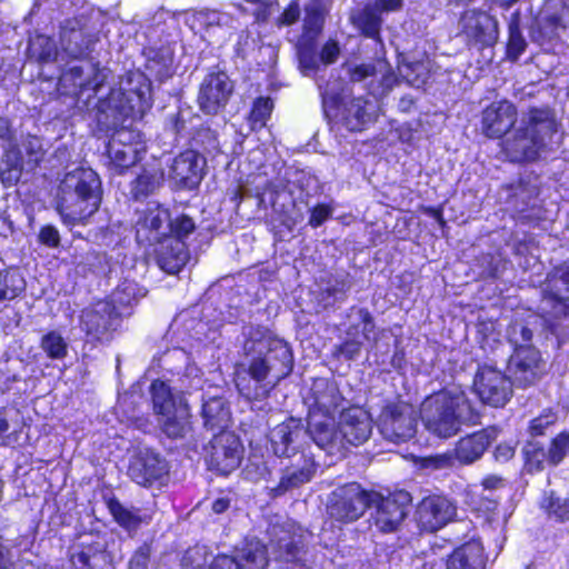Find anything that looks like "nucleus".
I'll return each mask as SVG.
<instances>
[{
	"mask_svg": "<svg viewBox=\"0 0 569 569\" xmlns=\"http://www.w3.org/2000/svg\"><path fill=\"white\" fill-rule=\"evenodd\" d=\"M243 345L244 359L238 366L236 386L249 400L266 398L293 368L291 349L262 326H250Z\"/></svg>",
	"mask_w": 569,
	"mask_h": 569,
	"instance_id": "obj_1",
	"label": "nucleus"
},
{
	"mask_svg": "<svg viewBox=\"0 0 569 569\" xmlns=\"http://www.w3.org/2000/svg\"><path fill=\"white\" fill-rule=\"evenodd\" d=\"M102 200V184L91 168L77 167L64 173L58 186L56 209L64 224H84Z\"/></svg>",
	"mask_w": 569,
	"mask_h": 569,
	"instance_id": "obj_2",
	"label": "nucleus"
},
{
	"mask_svg": "<svg viewBox=\"0 0 569 569\" xmlns=\"http://www.w3.org/2000/svg\"><path fill=\"white\" fill-rule=\"evenodd\" d=\"M558 123L549 107H532L522 116L517 127L502 142V150L511 162L538 159L541 152L558 143Z\"/></svg>",
	"mask_w": 569,
	"mask_h": 569,
	"instance_id": "obj_3",
	"label": "nucleus"
},
{
	"mask_svg": "<svg viewBox=\"0 0 569 569\" xmlns=\"http://www.w3.org/2000/svg\"><path fill=\"white\" fill-rule=\"evenodd\" d=\"M425 428L439 438H450L458 433L462 425H473L479 416L465 395L440 392L427 398L420 410Z\"/></svg>",
	"mask_w": 569,
	"mask_h": 569,
	"instance_id": "obj_4",
	"label": "nucleus"
},
{
	"mask_svg": "<svg viewBox=\"0 0 569 569\" xmlns=\"http://www.w3.org/2000/svg\"><path fill=\"white\" fill-rule=\"evenodd\" d=\"M0 148L4 150L0 180L4 187L16 186L23 172L33 171L44 156L42 142L37 137H29L22 148L14 143V137L8 121L2 120L0 128Z\"/></svg>",
	"mask_w": 569,
	"mask_h": 569,
	"instance_id": "obj_5",
	"label": "nucleus"
},
{
	"mask_svg": "<svg viewBox=\"0 0 569 569\" xmlns=\"http://www.w3.org/2000/svg\"><path fill=\"white\" fill-rule=\"evenodd\" d=\"M377 500H379V493L366 491L358 483L352 482L332 492L328 512L337 521L352 522Z\"/></svg>",
	"mask_w": 569,
	"mask_h": 569,
	"instance_id": "obj_6",
	"label": "nucleus"
},
{
	"mask_svg": "<svg viewBox=\"0 0 569 569\" xmlns=\"http://www.w3.org/2000/svg\"><path fill=\"white\" fill-rule=\"evenodd\" d=\"M122 311L107 300H100L82 310L81 329L91 340L108 342L121 323Z\"/></svg>",
	"mask_w": 569,
	"mask_h": 569,
	"instance_id": "obj_7",
	"label": "nucleus"
},
{
	"mask_svg": "<svg viewBox=\"0 0 569 569\" xmlns=\"http://www.w3.org/2000/svg\"><path fill=\"white\" fill-rule=\"evenodd\" d=\"M146 150L140 132L122 127L112 134L108 143L107 152L111 169L121 174L140 161Z\"/></svg>",
	"mask_w": 569,
	"mask_h": 569,
	"instance_id": "obj_8",
	"label": "nucleus"
},
{
	"mask_svg": "<svg viewBox=\"0 0 569 569\" xmlns=\"http://www.w3.org/2000/svg\"><path fill=\"white\" fill-rule=\"evenodd\" d=\"M418 413L406 402L391 403L379 416L378 427L389 441L401 442L411 439L417 430Z\"/></svg>",
	"mask_w": 569,
	"mask_h": 569,
	"instance_id": "obj_9",
	"label": "nucleus"
},
{
	"mask_svg": "<svg viewBox=\"0 0 569 569\" xmlns=\"http://www.w3.org/2000/svg\"><path fill=\"white\" fill-rule=\"evenodd\" d=\"M206 461L211 470L229 475L242 459L243 447L231 431L218 432L206 447Z\"/></svg>",
	"mask_w": 569,
	"mask_h": 569,
	"instance_id": "obj_10",
	"label": "nucleus"
},
{
	"mask_svg": "<svg viewBox=\"0 0 569 569\" xmlns=\"http://www.w3.org/2000/svg\"><path fill=\"white\" fill-rule=\"evenodd\" d=\"M507 372L516 387L527 388L545 376L546 361L536 348H518L509 357Z\"/></svg>",
	"mask_w": 569,
	"mask_h": 569,
	"instance_id": "obj_11",
	"label": "nucleus"
},
{
	"mask_svg": "<svg viewBox=\"0 0 569 569\" xmlns=\"http://www.w3.org/2000/svg\"><path fill=\"white\" fill-rule=\"evenodd\" d=\"M512 386L509 376L490 366L479 368L473 380L475 391L481 401L496 408L510 400Z\"/></svg>",
	"mask_w": 569,
	"mask_h": 569,
	"instance_id": "obj_12",
	"label": "nucleus"
},
{
	"mask_svg": "<svg viewBox=\"0 0 569 569\" xmlns=\"http://www.w3.org/2000/svg\"><path fill=\"white\" fill-rule=\"evenodd\" d=\"M402 0H370L362 8L351 11V24L365 37L379 43L381 40V27L383 23L382 13L400 10Z\"/></svg>",
	"mask_w": 569,
	"mask_h": 569,
	"instance_id": "obj_13",
	"label": "nucleus"
},
{
	"mask_svg": "<svg viewBox=\"0 0 569 569\" xmlns=\"http://www.w3.org/2000/svg\"><path fill=\"white\" fill-rule=\"evenodd\" d=\"M97 37L83 17L66 19L60 28V47L71 59H84L93 50Z\"/></svg>",
	"mask_w": 569,
	"mask_h": 569,
	"instance_id": "obj_14",
	"label": "nucleus"
},
{
	"mask_svg": "<svg viewBox=\"0 0 569 569\" xmlns=\"http://www.w3.org/2000/svg\"><path fill=\"white\" fill-rule=\"evenodd\" d=\"M232 93L233 82L226 72H210L199 88V108L207 114H217L226 108Z\"/></svg>",
	"mask_w": 569,
	"mask_h": 569,
	"instance_id": "obj_15",
	"label": "nucleus"
},
{
	"mask_svg": "<svg viewBox=\"0 0 569 569\" xmlns=\"http://www.w3.org/2000/svg\"><path fill=\"white\" fill-rule=\"evenodd\" d=\"M309 436L312 441L329 455L343 457L346 446L340 425L336 426L335 418L318 415L316 411H309L306 437Z\"/></svg>",
	"mask_w": 569,
	"mask_h": 569,
	"instance_id": "obj_16",
	"label": "nucleus"
},
{
	"mask_svg": "<svg viewBox=\"0 0 569 569\" xmlns=\"http://www.w3.org/2000/svg\"><path fill=\"white\" fill-rule=\"evenodd\" d=\"M416 516L422 530L436 532L456 518L457 506L445 496H428L419 502Z\"/></svg>",
	"mask_w": 569,
	"mask_h": 569,
	"instance_id": "obj_17",
	"label": "nucleus"
},
{
	"mask_svg": "<svg viewBox=\"0 0 569 569\" xmlns=\"http://www.w3.org/2000/svg\"><path fill=\"white\" fill-rule=\"evenodd\" d=\"M168 473L167 461L160 453L142 448L131 458L128 475L140 486L149 487Z\"/></svg>",
	"mask_w": 569,
	"mask_h": 569,
	"instance_id": "obj_18",
	"label": "nucleus"
},
{
	"mask_svg": "<svg viewBox=\"0 0 569 569\" xmlns=\"http://www.w3.org/2000/svg\"><path fill=\"white\" fill-rule=\"evenodd\" d=\"M459 28L469 41L481 46H492L498 39L497 20L481 10L465 11L460 17Z\"/></svg>",
	"mask_w": 569,
	"mask_h": 569,
	"instance_id": "obj_19",
	"label": "nucleus"
},
{
	"mask_svg": "<svg viewBox=\"0 0 569 569\" xmlns=\"http://www.w3.org/2000/svg\"><path fill=\"white\" fill-rule=\"evenodd\" d=\"M136 238L150 246L163 241L170 229V213L160 206H150L139 213L136 222Z\"/></svg>",
	"mask_w": 569,
	"mask_h": 569,
	"instance_id": "obj_20",
	"label": "nucleus"
},
{
	"mask_svg": "<svg viewBox=\"0 0 569 569\" xmlns=\"http://www.w3.org/2000/svg\"><path fill=\"white\" fill-rule=\"evenodd\" d=\"M113 561L106 536L87 535L81 550L71 556L72 569H106Z\"/></svg>",
	"mask_w": 569,
	"mask_h": 569,
	"instance_id": "obj_21",
	"label": "nucleus"
},
{
	"mask_svg": "<svg viewBox=\"0 0 569 569\" xmlns=\"http://www.w3.org/2000/svg\"><path fill=\"white\" fill-rule=\"evenodd\" d=\"M306 438V427L301 419L293 417L273 427L269 432L270 447L277 457L296 455Z\"/></svg>",
	"mask_w": 569,
	"mask_h": 569,
	"instance_id": "obj_22",
	"label": "nucleus"
},
{
	"mask_svg": "<svg viewBox=\"0 0 569 569\" xmlns=\"http://www.w3.org/2000/svg\"><path fill=\"white\" fill-rule=\"evenodd\" d=\"M350 311L356 316L357 322L351 323L347 329L349 338L345 342L336 345L332 350L333 357L346 360H355L361 351L362 342L356 339V336L361 332L362 337L369 340L375 329L373 317L368 309L353 307Z\"/></svg>",
	"mask_w": 569,
	"mask_h": 569,
	"instance_id": "obj_23",
	"label": "nucleus"
},
{
	"mask_svg": "<svg viewBox=\"0 0 569 569\" xmlns=\"http://www.w3.org/2000/svg\"><path fill=\"white\" fill-rule=\"evenodd\" d=\"M410 497L407 492H399L395 497L382 498L372 502L377 507L375 523L382 532H392L398 529L408 513Z\"/></svg>",
	"mask_w": 569,
	"mask_h": 569,
	"instance_id": "obj_24",
	"label": "nucleus"
},
{
	"mask_svg": "<svg viewBox=\"0 0 569 569\" xmlns=\"http://www.w3.org/2000/svg\"><path fill=\"white\" fill-rule=\"evenodd\" d=\"M517 117L513 103L507 100L492 102L482 112V132L488 138H501L515 126Z\"/></svg>",
	"mask_w": 569,
	"mask_h": 569,
	"instance_id": "obj_25",
	"label": "nucleus"
},
{
	"mask_svg": "<svg viewBox=\"0 0 569 569\" xmlns=\"http://www.w3.org/2000/svg\"><path fill=\"white\" fill-rule=\"evenodd\" d=\"M545 305H552L553 315H567L569 311V260L549 274L545 287Z\"/></svg>",
	"mask_w": 569,
	"mask_h": 569,
	"instance_id": "obj_26",
	"label": "nucleus"
},
{
	"mask_svg": "<svg viewBox=\"0 0 569 569\" xmlns=\"http://www.w3.org/2000/svg\"><path fill=\"white\" fill-rule=\"evenodd\" d=\"M340 428L343 436L346 450L348 445L359 446L367 441L372 431V421L363 409L352 407L342 410L340 416Z\"/></svg>",
	"mask_w": 569,
	"mask_h": 569,
	"instance_id": "obj_27",
	"label": "nucleus"
},
{
	"mask_svg": "<svg viewBox=\"0 0 569 569\" xmlns=\"http://www.w3.org/2000/svg\"><path fill=\"white\" fill-rule=\"evenodd\" d=\"M317 465L312 457L300 456L296 462L284 467L278 485L270 490L273 497H279L288 491L308 483L313 478Z\"/></svg>",
	"mask_w": 569,
	"mask_h": 569,
	"instance_id": "obj_28",
	"label": "nucleus"
},
{
	"mask_svg": "<svg viewBox=\"0 0 569 569\" xmlns=\"http://www.w3.org/2000/svg\"><path fill=\"white\" fill-rule=\"evenodd\" d=\"M202 160L192 151L187 150L174 158L169 178L177 187L192 190L202 178Z\"/></svg>",
	"mask_w": 569,
	"mask_h": 569,
	"instance_id": "obj_29",
	"label": "nucleus"
},
{
	"mask_svg": "<svg viewBox=\"0 0 569 569\" xmlns=\"http://www.w3.org/2000/svg\"><path fill=\"white\" fill-rule=\"evenodd\" d=\"M377 118L376 102L363 97L351 98L342 103L341 120L349 131H362Z\"/></svg>",
	"mask_w": 569,
	"mask_h": 569,
	"instance_id": "obj_30",
	"label": "nucleus"
},
{
	"mask_svg": "<svg viewBox=\"0 0 569 569\" xmlns=\"http://www.w3.org/2000/svg\"><path fill=\"white\" fill-rule=\"evenodd\" d=\"M313 402L309 411H316L321 416L333 417L345 401L336 382L328 379H317L312 386Z\"/></svg>",
	"mask_w": 569,
	"mask_h": 569,
	"instance_id": "obj_31",
	"label": "nucleus"
},
{
	"mask_svg": "<svg viewBox=\"0 0 569 569\" xmlns=\"http://www.w3.org/2000/svg\"><path fill=\"white\" fill-rule=\"evenodd\" d=\"M156 249L157 263L167 273H178L189 260L186 243L179 238L167 237Z\"/></svg>",
	"mask_w": 569,
	"mask_h": 569,
	"instance_id": "obj_32",
	"label": "nucleus"
},
{
	"mask_svg": "<svg viewBox=\"0 0 569 569\" xmlns=\"http://www.w3.org/2000/svg\"><path fill=\"white\" fill-rule=\"evenodd\" d=\"M496 437V429L487 428L461 438L455 449L456 458L462 463H472L483 455Z\"/></svg>",
	"mask_w": 569,
	"mask_h": 569,
	"instance_id": "obj_33",
	"label": "nucleus"
},
{
	"mask_svg": "<svg viewBox=\"0 0 569 569\" xmlns=\"http://www.w3.org/2000/svg\"><path fill=\"white\" fill-rule=\"evenodd\" d=\"M201 418L203 427L210 431H227L231 419L230 408L224 398L208 396L202 398Z\"/></svg>",
	"mask_w": 569,
	"mask_h": 569,
	"instance_id": "obj_34",
	"label": "nucleus"
},
{
	"mask_svg": "<svg viewBox=\"0 0 569 569\" xmlns=\"http://www.w3.org/2000/svg\"><path fill=\"white\" fill-rule=\"evenodd\" d=\"M290 528V525L287 528L286 525L276 523L269 530L270 548L276 560L290 562L299 557L300 547Z\"/></svg>",
	"mask_w": 569,
	"mask_h": 569,
	"instance_id": "obj_35",
	"label": "nucleus"
},
{
	"mask_svg": "<svg viewBox=\"0 0 569 569\" xmlns=\"http://www.w3.org/2000/svg\"><path fill=\"white\" fill-rule=\"evenodd\" d=\"M487 558L482 545L471 540L456 548L447 560L448 569H485Z\"/></svg>",
	"mask_w": 569,
	"mask_h": 569,
	"instance_id": "obj_36",
	"label": "nucleus"
},
{
	"mask_svg": "<svg viewBox=\"0 0 569 569\" xmlns=\"http://www.w3.org/2000/svg\"><path fill=\"white\" fill-rule=\"evenodd\" d=\"M132 110L133 107L130 104L126 93L120 89H112L107 99L100 102L99 111L101 116L99 121H103L102 116H104L106 121L109 118L111 119L107 123L108 126L117 127L123 123Z\"/></svg>",
	"mask_w": 569,
	"mask_h": 569,
	"instance_id": "obj_37",
	"label": "nucleus"
},
{
	"mask_svg": "<svg viewBox=\"0 0 569 569\" xmlns=\"http://www.w3.org/2000/svg\"><path fill=\"white\" fill-rule=\"evenodd\" d=\"M108 509L114 521L129 533L136 532L142 523H149L151 517L139 508L126 506L118 499H109Z\"/></svg>",
	"mask_w": 569,
	"mask_h": 569,
	"instance_id": "obj_38",
	"label": "nucleus"
},
{
	"mask_svg": "<svg viewBox=\"0 0 569 569\" xmlns=\"http://www.w3.org/2000/svg\"><path fill=\"white\" fill-rule=\"evenodd\" d=\"M302 32L299 38L317 40L325 26L328 7L325 0H309L303 8Z\"/></svg>",
	"mask_w": 569,
	"mask_h": 569,
	"instance_id": "obj_39",
	"label": "nucleus"
},
{
	"mask_svg": "<svg viewBox=\"0 0 569 569\" xmlns=\"http://www.w3.org/2000/svg\"><path fill=\"white\" fill-rule=\"evenodd\" d=\"M243 569H267V547L258 539H248L236 549L233 556Z\"/></svg>",
	"mask_w": 569,
	"mask_h": 569,
	"instance_id": "obj_40",
	"label": "nucleus"
},
{
	"mask_svg": "<svg viewBox=\"0 0 569 569\" xmlns=\"http://www.w3.org/2000/svg\"><path fill=\"white\" fill-rule=\"evenodd\" d=\"M153 410L158 416L169 415L180 405H188L182 393H172L170 387L160 380H156L150 387Z\"/></svg>",
	"mask_w": 569,
	"mask_h": 569,
	"instance_id": "obj_41",
	"label": "nucleus"
},
{
	"mask_svg": "<svg viewBox=\"0 0 569 569\" xmlns=\"http://www.w3.org/2000/svg\"><path fill=\"white\" fill-rule=\"evenodd\" d=\"M159 423L162 431L172 439L183 438L190 431V409L188 405H180L169 415L160 416Z\"/></svg>",
	"mask_w": 569,
	"mask_h": 569,
	"instance_id": "obj_42",
	"label": "nucleus"
},
{
	"mask_svg": "<svg viewBox=\"0 0 569 569\" xmlns=\"http://www.w3.org/2000/svg\"><path fill=\"white\" fill-rule=\"evenodd\" d=\"M146 54V69L151 76L163 81L172 74L173 52L170 48H149Z\"/></svg>",
	"mask_w": 569,
	"mask_h": 569,
	"instance_id": "obj_43",
	"label": "nucleus"
},
{
	"mask_svg": "<svg viewBox=\"0 0 569 569\" xmlns=\"http://www.w3.org/2000/svg\"><path fill=\"white\" fill-rule=\"evenodd\" d=\"M164 173L160 168H144L131 182L130 193L134 200H142L152 194L163 183Z\"/></svg>",
	"mask_w": 569,
	"mask_h": 569,
	"instance_id": "obj_44",
	"label": "nucleus"
},
{
	"mask_svg": "<svg viewBox=\"0 0 569 569\" xmlns=\"http://www.w3.org/2000/svg\"><path fill=\"white\" fill-rule=\"evenodd\" d=\"M146 295L147 290L144 288L133 280L126 279L113 290L109 302L116 306V310L122 311V315H124L127 309L136 306Z\"/></svg>",
	"mask_w": 569,
	"mask_h": 569,
	"instance_id": "obj_45",
	"label": "nucleus"
},
{
	"mask_svg": "<svg viewBox=\"0 0 569 569\" xmlns=\"http://www.w3.org/2000/svg\"><path fill=\"white\" fill-rule=\"evenodd\" d=\"M536 323V318L529 316L528 318H515L507 328V339L513 346V350L518 348H535L531 343L533 337L532 326Z\"/></svg>",
	"mask_w": 569,
	"mask_h": 569,
	"instance_id": "obj_46",
	"label": "nucleus"
},
{
	"mask_svg": "<svg viewBox=\"0 0 569 569\" xmlns=\"http://www.w3.org/2000/svg\"><path fill=\"white\" fill-rule=\"evenodd\" d=\"M22 429V417L16 408L0 410V443L12 445L18 441V433Z\"/></svg>",
	"mask_w": 569,
	"mask_h": 569,
	"instance_id": "obj_47",
	"label": "nucleus"
},
{
	"mask_svg": "<svg viewBox=\"0 0 569 569\" xmlns=\"http://www.w3.org/2000/svg\"><path fill=\"white\" fill-rule=\"evenodd\" d=\"M26 288V281L18 269L0 270V301L12 300Z\"/></svg>",
	"mask_w": 569,
	"mask_h": 569,
	"instance_id": "obj_48",
	"label": "nucleus"
},
{
	"mask_svg": "<svg viewBox=\"0 0 569 569\" xmlns=\"http://www.w3.org/2000/svg\"><path fill=\"white\" fill-rule=\"evenodd\" d=\"M296 47L299 68L305 76H309L319 67V59L316 52L317 40L299 38Z\"/></svg>",
	"mask_w": 569,
	"mask_h": 569,
	"instance_id": "obj_49",
	"label": "nucleus"
},
{
	"mask_svg": "<svg viewBox=\"0 0 569 569\" xmlns=\"http://www.w3.org/2000/svg\"><path fill=\"white\" fill-rule=\"evenodd\" d=\"M277 4L274 0H242L234 3V7L243 14H250L256 23H266Z\"/></svg>",
	"mask_w": 569,
	"mask_h": 569,
	"instance_id": "obj_50",
	"label": "nucleus"
},
{
	"mask_svg": "<svg viewBox=\"0 0 569 569\" xmlns=\"http://www.w3.org/2000/svg\"><path fill=\"white\" fill-rule=\"evenodd\" d=\"M560 19L552 14L542 21L536 22L530 29V38L533 42L543 46L558 37Z\"/></svg>",
	"mask_w": 569,
	"mask_h": 569,
	"instance_id": "obj_51",
	"label": "nucleus"
},
{
	"mask_svg": "<svg viewBox=\"0 0 569 569\" xmlns=\"http://www.w3.org/2000/svg\"><path fill=\"white\" fill-rule=\"evenodd\" d=\"M40 348L50 359H63L68 355V343L60 332L52 330L42 336Z\"/></svg>",
	"mask_w": 569,
	"mask_h": 569,
	"instance_id": "obj_52",
	"label": "nucleus"
},
{
	"mask_svg": "<svg viewBox=\"0 0 569 569\" xmlns=\"http://www.w3.org/2000/svg\"><path fill=\"white\" fill-rule=\"evenodd\" d=\"M526 468L529 472L540 471L549 462L548 452L536 441H529L522 449Z\"/></svg>",
	"mask_w": 569,
	"mask_h": 569,
	"instance_id": "obj_53",
	"label": "nucleus"
},
{
	"mask_svg": "<svg viewBox=\"0 0 569 569\" xmlns=\"http://www.w3.org/2000/svg\"><path fill=\"white\" fill-rule=\"evenodd\" d=\"M537 196L538 190L535 186L520 183L511 196V203L516 211L523 212L535 206Z\"/></svg>",
	"mask_w": 569,
	"mask_h": 569,
	"instance_id": "obj_54",
	"label": "nucleus"
},
{
	"mask_svg": "<svg viewBox=\"0 0 569 569\" xmlns=\"http://www.w3.org/2000/svg\"><path fill=\"white\" fill-rule=\"evenodd\" d=\"M208 553L204 547L194 546L184 551L181 558V569H207Z\"/></svg>",
	"mask_w": 569,
	"mask_h": 569,
	"instance_id": "obj_55",
	"label": "nucleus"
},
{
	"mask_svg": "<svg viewBox=\"0 0 569 569\" xmlns=\"http://www.w3.org/2000/svg\"><path fill=\"white\" fill-rule=\"evenodd\" d=\"M87 80V66H72L66 70L60 78L64 87H72L74 91L79 90L80 92L86 91Z\"/></svg>",
	"mask_w": 569,
	"mask_h": 569,
	"instance_id": "obj_56",
	"label": "nucleus"
},
{
	"mask_svg": "<svg viewBox=\"0 0 569 569\" xmlns=\"http://www.w3.org/2000/svg\"><path fill=\"white\" fill-rule=\"evenodd\" d=\"M527 42L517 23L509 26V40L507 46V56L510 60L517 61L518 58L525 52Z\"/></svg>",
	"mask_w": 569,
	"mask_h": 569,
	"instance_id": "obj_57",
	"label": "nucleus"
},
{
	"mask_svg": "<svg viewBox=\"0 0 569 569\" xmlns=\"http://www.w3.org/2000/svg\"><path fill=\"white\" fill-rule=\"evenodd\" d=\"M386 60H376L373 62L361 63L349 68L351 81L360 82L368 78H373L376 71H383Z\"/></svg>",
	"mask_w": 569,
	"mask_h": 569,
	"instance_id": "obj_58",
	"label": "nucleus"
},
{
	"mask_svg": "<svg viewBox=\"0 0 569 569\" xmlns=\"http://www.w3.org/2000/svg\"><path fill=\"white\" fill-rule=\"evenodd\" d=\"M196 229V223L187 214H179L174 219L170 218V229L168 237L179 238L183 241V238L188 237Z\"/></svg>",
	"mask_w": 569,
	"mask_h": 569,
	"instance_id": "obj_59",
	"label": "nucleus"
},
{
	"mask_svg": "<svg viewBox=\"0 0 569 569\" xmlns=\"http://www.w3.org/2000/svg\"><path fill=\"white\" fill-rule=\"evenodd\" d=\"M569 452V433H559L551 442L548 450L549 462L558 465Z\"/></svg>",
	"mask_w": 569,
	"mask_h": 569,
	"instance_id": "obj_60",
	"label": "nucleus"
},
{
	"mask_svg": "<svg viewBox=\"0 0 569 569\" xmlns=\"http://www.w3.org/2000/svg\"><path fill=\"white\" fill-rule=\"evenodd\" d=\"M405 77L412 86L420 87L425 84L429 79V61H417L408 64Z\"/></svg>",
	"mask_w": 569,
	"mask_h": 569,
	"instance_id": "obj_61",
	"label": "nucleus"
},
{
	"mask_svg": "<svg viewBox=\"0 0 569 569\" xmlns=\"http://www.w3.org/2000/svg\"><path fill=\"white\" fill-rule=\"evenodd\" d=\"M273 103L269 98H259L254 101L249 120L252 126H263L271 113Z\"/></svg>",
	"mask_w": 569,
	"mask_h": 569,
	"instance_id": "obj_62",
	"label": "nucleus"
},
{
	"mask_svg": "<svg viewBox=\"0 0 569 569\" xmlns=\"http://www.w3.org/2000/svg\"><path fill=\"white\" fill-rule=\"evenodd\" d=\"M199 20L206 27H233L234 19L226 12L204 10L199 13Z\"/></svg>",
	"mask_w": 569,
	"mask_h": 569,
	"instance_id": "obj_63",
	"label": "nucleus"
},
{
	"mask_svg": "<svg viewBox=\"0 0 569 569\" xmlns=\"http://www.w3.org/2000/svg\"><path fill=\"white\" fill-rule=\"evenodd\" d=\"M546 508L549 515L555 516L557 519L561 521L569 520V497L561 498L551 495L548 498Z\"/></svg>",
	"mask_w": 569,
	"mask_h": 569,
	"instance_id": "obj_64",
	"label": "nucleus"
}]
</instances>
